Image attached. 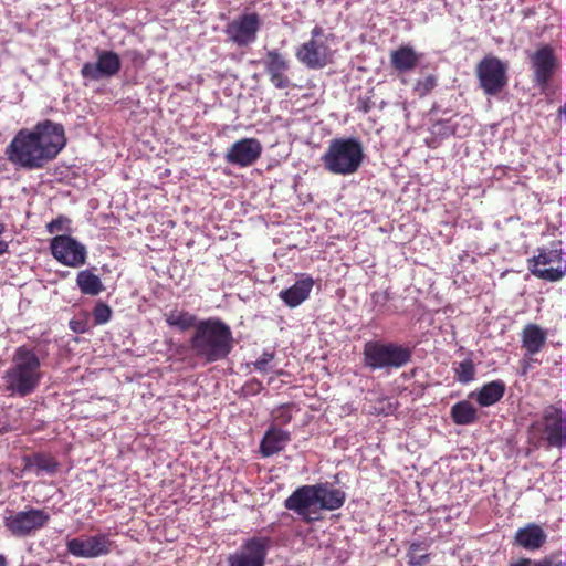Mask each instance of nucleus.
I'll return each instance as SVG.
<instances>
[{
  "label": "nucleus",
  "instance_id": "obj_42",
  "mask_svg": "<svg viewBox=\"0 0 566 566\" xmlns=\"http://www.w3.org/2000/svg\"><path fill=\"white\" fill-rule=\"evenodd\" d=\"M8 563H7V559L3 555L0 554V566H7Z\"/></svg>",
  "mask_w": 566,
  "mask_h": 566
},
{
  "label": "nucleus",
  "instance_id": "obj_35",
  "mask_svg": "<svg viewBox=\"0 0 566 566\" xmlns=\"http://www.w3.org/2000/svg\"><path fill=\"white\" fill-rule=\"evenodd\" d=\"M274 352L264 350L262 355L253 363V367L256 371L268 373L273 369L272 361L274 359Z\"/></svg>",
  "mask_w": 566,
  "mask_h": 566
},
{
  "label": "nucleus",
  "instance_id": "obj_26",
  "mask_svg": "<svg viewBox=\"0 0 566 566\" xmlns=\"http://www.w3.org/2000/svg\"><path fill=\"white\" fill-rule=\"evenodd\" d=\"M505 389L504 381L497 379L484 384L481 388L472 391L470 398H474L481 407H490L503 398Z\"/></svg>",
  "mask_w": 566,
  "mask_h": 566
},
{
  "label": "nucleus",
  "instance_id": "obj_37",
  "mask_svg": "<svg viewBox=\"0 0 566 566\" xmlns=\"http://www.w3.org/2000/svg\"><path fill=\"white\" fill-rule=\"evenodd\" d=\"M46 230L51 234L70 231L71 220L65 216H59L46 224Z\"/></svg>",
  "mask_w": 566,
  "mask_h": 566
},
{
  "label": "nucleus",
  "instance_id": "obj_38",
  "mask_svg": "<svg viewBox=\"0 0 566 566\" xmlns=\"http://www.w3.org/2000/svg\"><path fill=\"white\" fill-rule=\"evenodd\" d=\"M510 566H562V564L555 563L553 559L534 560L531 558H521Z\"/></svg>",
  "mask_w": 566,
  "mask_h": 566
},
{
  "label": "nucleus",
  "instance_id": "obj_43",
  "mask_svg": "<svg viewBox=\"0 0 566 566\" xmlns=\"http://www.w3.org/2000/svg\"><path fill=\"white\" fill-rule=\"evenodd\" d=\"M71 328L75 332H81L80 329L76 328V325H73V322H71Z\"/></svg>",
  "mask_w": 566,
  "mask_h": 566
},
{
  "label": "nucleus",
  "instance_id": "obj_27",
  "mask_svg": "<svg viewBox=\"0 0 566 566\" xmlns=\"http://www.w3.org/2000/svg\"><path fill=\"white\" fill-rule=\"evenodd\" d=\"M546 333L535 324H528L522 333V344L528 355H535L541 352L546 342Z\"/></svg>",
  "mask_w": 566,
  "mask_h": 566
},
{
  "label": "nucleus",
  "instance_id": "obj_17",
  "mask_svg": "<svg viewBox=\"0 0 566 566\" xmlns=\"http://www.w3.org/2000/svg\"><path fill=\"white\" fill-rule=\"evenodd\" d=\"M262 154V145L256 138H242L232 144L224 155L228 164L238 167L252 166Z\"/></svg>",
  "mask_w": 566,
  "mask_h": 566
},
{
  "label": "nucleus",
  "instance_id": "obj_36",
  "mask_svg": "<svg viewBox=\"0 0 566 566\" xmlns=\"http://www.w3.org/2000/svg\"><path fill=\"white\" fill-rule=\"evenodd\" d=\"M272 418L275 426L287 424L292 420L291 406L282 405L272 411Z\"/></svg>",
  "mask_w": 566,
  "mask_h": 566
},
{
  "label": "nucleus",
  "instance_id": "obj_29",
  "mask_svg": "<svg viewBox=\"0 0 566 566\" xmlns=\"http://www.w3.org/2000/svg\"><path fill=\"white\" fill-rule=\"evenodd\" d=\"M76 284L83 294L91 296L98 295L104 290L101 279L88 270L77 273Z\"/></svg>",
  "mask_w": 566,
  "mask_h": 566
},
{
  "label": "nucleus",
  "instance_id": "obj_32",
  "mask_svg": "<svg viewBox=\"0 0 566 566\" xmlns=\"http://www.w3.org/2000/svg\"><path fill=\"white\" fill-rule=\"evenodd\" d=\"M455 379L460 384H469L475 378V365L470 357L453 365Z\"/></svg>",
  "mask_w": 566,
  "mask_h": 566
},
{
  "label": "nucleus",
  "instance_id": "obj_13",
  "mask_svg": "<svg viewBox=\"0 0 566 566\" xmlns=\"http://www.w3.org/2000/svg\"><path fill=\"white\" fill-rule=\"evenodd\" d=\"M534 83L545 92L551 78L559 70L560 62L549 45H543L530 55Z\"/></svg>",
  "mask_w": 566,
  "mask_h": 566
},
{
  "label": "nucleus",
  "instance_id": "obj_31",
  "mask_svg": "<svg viewBox=\"0 0 566 566\" xmlns=\"http://www.w3.org/2000/svg\"><path fill=\"white\" fill-rule=\"evenodd\" d=\"M429 545L426 542L411 543L407 552L408 564L410 566H424L430 562V555L427 552Z\"/></svg>",
  "mask_w": 566,
  "mask_h": 566
},
{
  "label": "nucleus",
  "instance_id": "obj_16",
  "mask_svg": "<svg viewBox=\"0 0 566 566\" xmlns=\"http://www.w3.org/2000/svg\"><path fill=\"white\" fill-rule=\"evenodd\" d=\"M296 59L310 70H322L333 60L328 43L306 41L295 52Z\"/></svg>",
  "mask_w": 566,
  "mask_h": 566
},
{
  "label": "nucleus",
  "instance_id": "obj_18",
  "mask_svg": "<svg viewBox=\"0 0 566 566\" xmlns=\"http://www.w3.org/2000/svg\"><path fill=\"white\" fill-rule=\"evenodd\" d=\"M265 71L270 76L271 83L280 90L287 88L291 81L286 74L289 70V62L277 50H270L266 52L262 61Z\"/></svg>",
  "mask_w": 566,
  "mask_h": 566
},
{
  "label": "nucleus",
  "instance_id": "obj_40",
  "mask_svg": "<svg viewBox=\"0 0 566 566\" xmlns=\"http://www.w3.org/2000/svg\"><path fill=\"white\" fill-rule=\"evenodd\" d=\"M6 231V226L0 221V256L6 254L9 250V244L6 240H3L2 235Z\"/></svg>",
  "mask_w": 566,
  "mask_h": 566
},
{
  "label": "nucleus",
  "instance_id": "obj_20",
  "mask_svg": "<svg viewBox=\"0 0 566 566\" xmlns=\"http://www.w3.org/2000/svg\"><path fill=\"white\" fill-rule=\"evenodd\" d=\"M316 493L319 513L340 509L346 500V493L329 482L312 484Z\"/></svg>",
  "mask_w": 566,
  "mask_h": 566
},
{
  "label": "nucleus",
  "instance_id": "obj_10",
  "mask_svg": "<svg viewBox=\"0 0 566 566\" xmlns=\"http://www.w3.org/2000/svg\"><path fill=\"white\" fill-rule=\"evenodd\" d=\"M284 507L295 513L306 523L316 522L322 518L316 493L312 484L302 485L294 490L284 501Z\"/></svg>",
  "mask_w": 566,
  "mask_h": 566
},
{
  "label": "nucleus",
  "instance_id": "obj_25",
  "mask_svg": "<svg viewBox=\"0 0 566 566\" xmlns=\"http://www.w3.org/2000/svg\"><path fill=\"white\" fill-rule=\"evenodd\" d=\"M24 470L33 472L36 476L54 475L59 470V462L50 454L34 453L23 458Z\"/></svg>",
  "mask_w": 566,
  "mask_h": 566
},
{
  "label": "nucleus",
  "instance_id": "obj_24",
  "mask_svg": "<svg viewBox=\"0 0 566 566\" xmlns=\"http://www.w3.org/2000/svg\"><path fill=\"white\" fill-rule=\"evenodd\" d=\"M423 54L417 52L411 45H401L390 53V64L398 73H408L415 70Z\"/></svg>",
  "mask_w": 566,
  "mask_h": 566
},
{
  "label": "nucleus",
  "instance_id": "obj_15",
  "mask_svg": "<svg viewBox=\"0 0 566 566\" xmlns=\"http://www.w3.org/2000/svg\"><path fill=\"white\" fill-rule=\"evenodd\" d=\"M261 24L259 14L243 13L227 24L226 34L237 45L245 46L255 41Z\"/></svg>",
  "mask_w": 566,
  "mask_h": 566
},
{
  "label": "nucleus",
  "instance_id": "obj_39",
  "mask_svg": "<svg viewBox=\"0 0 566 566\" xmlns=\"http://www.w3.org/2000/svg\"><path fill=\"white\" fill-rule=\"evenodd\" d=\"M331 36H332V34L325 33V31L322 27L315 25L311 31V39L308 41L327 43V41Z\"/></svg>",
  "mask_w": 566,
  "mask_h": 566
},
{
  "label": "nucleus",
  "instance_id": "obj_34",
  "mask_svg": "<svg viewBox=\"0 0 566 566\" xmlns=\"http://www.w3.org/2000/svg\"><path fill=\"white\" fill-rule=\"evenodd\" d=\"M111 316H112V310L107 304H105L103 302H98L95 305V307L93 310V318H94V323L96 325L106 324L111 319Z\"/></svg>",
  "mask_w": 566,
  "mask_h": 566
},
{
  "label": "nucleus",
  "instance_id": "obj_3",
  "mask_svg": "<svg viewBox=\"0 0 566 566\" xmlns=\"http://www.w3.org/2000/svg\"><path fill=\"white\" fill-rule=\"evenodd\" d=\"M192 355L205 364L223 360L232 352L231 328L219 318L200 321L189 340Z\"/></svg>",
  "mask_w": 566,
  "mask_h": 566
},
{
  "label": "nucleus",
  "instance_id": "obj_6",
  "mask_svg": "<svg viewBox=\"0 0 566 566\" xmlns=\"http://www.w3.org/2000/svg\"><path fill=\"white\" fill-rule=\"evenodd\" d=\"M50 514L42 509L27 507L21 511H9L3 517V526L14 537L23 538L34 535L44 528Z\"/></svg>",
  "mask_w": 566,
  "mask_h": 566
},
{
  "label": "nucleus",
  "instance_id": "obj_30",
  "mask_svg": "<svg viewBox=\"0 0 566 566\" xmlns=\"http://www.w3.org/2000/svg\"><path fill=\"white\" fill-rule=\"evenodd\" d=\"M196 316L186 311L172 310L165 314V321L170 327H176L179 331H187L190 327H196Z\"/></svg>",
  "mask_w": 566,
  "mask_h": 566
},
{
  "label": "nucleus",
  "instance_id": "obj_21",
  "mask_svg": "<svg viewBox=\"0 0 566 566\" xmlns=\"http://www.w3.org/2000/svg\"><path fill=\"white\" fill-rule=\"evenodd\" d=\"M547 541L544 528L536 523H528L520 527L514 535V545L528 552L538 551Z\"/></svg>",
  "mask_w": 566,
  "mask_h": 566
},
{
  "label": "nucleus",
  "instance_id": "obj_5",
  "mask_svg": "<svg viewBox=\"0 0 566 566\" xmlns=\"http://www.w3.org/2000/svg\"><path fill=\"white\" fill-rule=\"evenodd\" d=\"M363 354L365 366L373 370L398 369L410 361L412 350L396 343L368 342Z\"/></svg>",
  "mask_w": 566,
  "mask_h": 566
},
{
  "label": "nucleus",
  "instance_id": "obj_41",
  "mask_svg": "<svg viewBox=\"0 0 566 566\" xmlns=\"http://www.w3.org/2000/svg\"><path fill=\"white\" fill-rule=\"evenodd\" d=\"M380 297H382L385 301H387L389 298V295L388 293H384V294H380V293H375L373 294V298L377 302Z\"/></svg>",
  "mask_w": 566,
  "mask_h": 566
},
{
  "label": "nucleus",
  "instance_id": "obj_4",
  "mask_svg": "<svg viewBox=\"0 0 566 566\" xmlns=\"http://www.w3.org/2000/svg\"><path fill=\"white\" fill-rule=\"evenodd\" d=\"M363 159V144L355 137L332 139L321 158L325 170L338 176L355 174Z\"/></svg>",
  "mask_w": 566,
  "mask_h": 566
},
{
  "label": "nucleus",
  "instance_id": "obj_14",
  "mask_svg": "<svg viewBox=\"0 0 566 566\" xmlns=\"http://www.w3.org/2000/svg\"><path fill=\"white\" fill-rule=\"evenodd\" d=\"M112 542L107 534L81 536L66 542L67 552L77 558H96L111 552Z\"/></svg>",
  "mask_w": 566,
  "mask_h": 566
},
{
  "label": "nucleus",
  "instance_id": "obj_22",
  "mask_svg": "<svg viewBox=\"0 0 566 566\" xmlns=\"http://www.w3.org/2000/svg\"><path fill=\"white\" fill-rule=\"evenodd\" d=\"M290 441L291 433L287 430L280 429L277 426L272 424L265 431L261 440L260 452L266 458L274 455L282 451Z\"/></svg>",
  "mask_w": 566,
  "mask_h": 566
},
{
  "label": "nucleus",
  "instance_id": "obj_28",
  "mask_svg": "<svg viewBox=\"0 0 566 566\" xmlns=\"http://www.w3.org/2000/svg\"><path fill=\"white\" fill-rule=\"evenodd\" d=\"M450 416L454 423L468 426L476 420L478 410L470 401L462 400L452 406Z\"/></svg>",
  "mask_w": 566,
  "mask_h": 566
},
{
  "label": "nucleus",
  "instance_id": "obj_8",
  "mask_svg": "<svg viewBox=\"0 0 566 566\" xmlns=\"http://www.w3.org/2000/svg\"><path fill=\"white\" fill-rule=\"evenodd\" d=\"M532 263L531 272L546 281L555 282L566 274V253L562 251L559 243L541 249L538 255L533 258Z\"/></svg>",
  "mask_w": 566,
  "mask_h": 566
},
{
  "label": "nucleus",
  "instance_id": "obj_12",
  "mask_svg": "<svg viewBox=\"0 0 566 566\" xmlns=\"http://www.w3.org/2000/svg\"><path fill=\"white\" fill-rule=\"evenodd\" d=\"M50 249L54 259L63 265L78 268L86 262V247L71 235L54 237Z\"/></svg>",
  "mask_w": 566,
  "mask_h": 566
},
{
  "label": "nucleus",
  "instance_id": "obj_2",
  "mask_svg": "<svg viewBox=\"0 0 566 566\" xmlns=\"http://www.w3.org/2000/svg\"><path fill=\"white\" fill-rule=\"evenodd\" d=\"M43 377L39 354L33 348L20 346L2 375L3 390L8 397L24 398L35 392Z\"/></svg>",
  "mask_w": 566,
  "mask_h": 566
},
{
  "label": "nucleus",
  "instance_id": "obj_7",
  "mask_svg": "<svg viewBox=\"0 0 566 566\" xmlns=\"http://www.w3.org/2000/svg\"><path fill=\"white\" fill-rule=\"evenodd\" d=\"M273 541L269 536H252L227 557L228 566H265V559Z\"/></svg>",
  "mask_w": 566,
  "mask_h": 566
},
{
  "label": "nucleus",
  "instance_id": "obj_9",
  "mask_svg": "<svg viewBox=\"0 0 566 566\" xmlns=\"http://www.w3.org/2000/svg\"><path fill=\"white\" fill-rule=\"evenodd\" d=\"M507 65L495 56H485L476 66L480 86L486 95L494 96L507 85Z\"/></svg>",
  "mask_w": 566,
  "mask_h": 566
},
{
  "label": "nucleus",
  "instance_id": "obj_19",
  "mask_svg": "<svg viewBox=\"0 0 566 566\" xmlns=\"http://www.w3.org/2000/svg\"><path fill=\"white\" fill-rule=\"evenodd\" d=\"M543 420L548 443L553 447L566 444V416L563 418L559 409L549 407Z\"/></svg>",
  "mask_w": 566,
  "mask_h": 566
},
{
  "label": "nucleus",
  "instance_id": "obj_1",
  "mask_svg": "<svg viewBox=\"0 0 566 566\" xmlns=\"http://www.w3.org/2000/svg\"><path fill=\"white\" fill-rule=\"evenodd\" d=\"M65 144L64 127L45 119L32 129H20L8 145L6 154L13 165L33 170L53 160Z\"/></svg>",
  "mask_w": 566,
  "mask_h": 566
},
{
  "label": "nucleus",
  "instance_id": "obj_33",
  "mask_svg": "<svg viewBox=\"0 0 566 566\" xmlns=\"http://www.w3.org/2000/svg\"><path fill=\"white\" fill-rule=\"evenodd\" d=\"M437 86V77L433 74H427L426 76L416 81L413 86V93L423 97L429 94Z\"/></svg>",
  "mask_w": 566,
  "mask_h": 566
},
{
  "label": "nucleus",
  "instance_id": "obj_11",
  "mask_svg": "<svg viewBox=\"0 0 566 566\" xmlns=\"http://www.w3.org/2000/svg\"><path fill=\"white\" fill-rule=\"evenodd\" d=\"M95 61L86 62L81 69V75L85 80L101 81L112 78L120 71L122 61L119 55L111 50H95Z\"/></svg>",
  "mask_w": 566,
  "mask_h": 566
},
{
  "label": "nucleus",
  "instance_id": "obj_23",
  "mask_svg": "<svg viewBox=\"0 0 566 566\" xmlns=\"http://www.w3.org/2000/svg\"><path fill=\"white\" fill-rule=\"evenodd\" d=\"M313 285L314 281L311 276H303L289 289L280 291L279 297L286 306L291 308L297 307L308 298Z\"/></svg>",
  "mask_w": 566,
  "mask_h": 566
}]
</instances>
